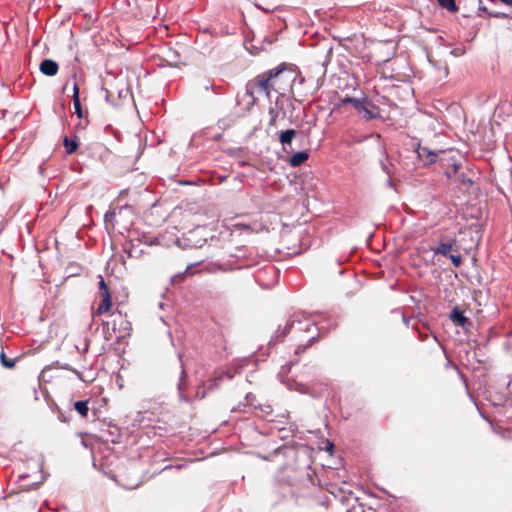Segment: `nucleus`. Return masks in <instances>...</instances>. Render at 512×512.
<instances>
[{"mask_svg":"<svg viewBox=\"0 0 512 512\" xmlns=\"http://www.w3.org/2000/svg\"><path fill=\"white\" fill-rule=\"evenodd\" d=\"M113 320L110 321H103L102 327L104 332V337L107 341L111 340L117 333L119 334L117 336L118 341L121 339H124L126 337H129L131 335L132 325L127 318L122 315L121 312L116 315L113 313Z\"/></svg>","mask_w":512,"mask_h":512,"instance_id":"1","label":"nucleus"},{"mask_svg":"<svg viewBox=\"0 0 512 512\" xmlns=\"http://www.w3.org/2000/svg\"><path fill=\"white\" fill-rule=\"evenodd\" d=\"M296 136L294 129H288L279 133V141L282 144L283 150L289 152L292 149V141Z\"/></svg>","mask_w":512,"mask_h":512,"instance_id":"6","label":"nucleus"},{"mask_svg":"<svg viewBox=\"0 0 512 512\" xmlns=\"http://www.w3.org/2000/svg\"><path fill=\"white\" fill-rule=\"evenodd\" d=\"M59 66L52 59H44L40 64V71L46 76H54L57 74Z\"/></svg>","mask_w":512,"mask_h":512,"instance_id":"7","label":"nucleus"},{"mask_svg":"<svg viewBox=\"0 0 512 512\" xmlns=\"http://www.w3.org/2000/svg\"><path fill=\"white\" fill-rule=\"evenodd\" d=\"M293 385L294 386H292V384H290V388H294L296 391H298L300 393H306L308 390L307 386L303 383H298L296 381H293Z\"/></svg>","mask_w":512,"mask_h":512,"instance_id":"19","label":"nucleus"},{"mask_svg":"<svg viewBox=\"0 0 512 512\" xmlns=\"http://www.w3.org/2000/svg\"><path fill=\"white\" fill-rule=\"evenodd\" d=\"M503 4H506L508 6H512V0H500Z\"/></svg>","mask_w":512,"mask_h":512,"instance_id":"27","label":"nucleus"},{"mask_svg":"<svg viewBox=\"0 0 512 512\" xmlns=\"http://www.w3.org/2000/svg\"><path fill=\"white\" fill-rule=\"evenodd\" d=\"M99 278H100L99 292H98L99 303H98L97 308L92 312L93 318L97 317V316H101V315L109 312L112 307V297H111L109 287L105 283L102 276H99Z\"/></svg>","mask_w":512,"mask_h":512,"instance_id":"4","label":"nucleus"},{"mask_svg":"<svg viewBox=\"0 0 512 512\" xmlns=\"http://www.w3.org/2000/svg\"><path fill=\"white\" fill-rule=\"evenodd\" d=\"M450 319L458 326L466 327V325L470 324V320L464 316L463 312L455 307L451 313Z\"/></svg>","mask_w":512,"mask_h":512,"instance_id":"8","label":"nucleus"},{"mask_svg":"<svg viewBox=\"0 0 512 512\" xmlns=\"http://www.w3.org/2000/svg\"><path fill=\"white\" fill-rule=\"evenodd\" d=\"M269 115H270V120H269L268 126L269 127L275 126L276 122H277V118H278L277 110L275 108L271 107L269 109Z\"/></svg>","mask_w":512,"mask_h":512,"instance_id":"18","label":"nucleus"},{"mask_svg":"<svg viewBox=\"0 0 512 512\" xmlns=\"http://www.w3.org/2000/svg\"><path fill=\"white\" fill-rule=\"evenodd\" d=\"M74 409L82 416L87 417L89 407H88V401H77L74 403Z\"/></svg>","mask_w":512,"mask_h":512,"instance_id":"12","label":"nucleus"},{"mask_svg":"<svg viewBox=\"0 0 512 512\" xmlns=\"http://www.w3.org/2000/svg\"><path fill=\"white\" fill-rule=\"evenodd\" d=\"M270 77V88L272 92H276L280 95H285V91L291 86L294 81L290 73H286L285 68H275L268 70Z\"/></svg>","mask_w":512,"mask_h":512,"instance_id":"3","label":"nucleus"},{"mask_svg":"<svg viewBox=\"0 0 512 512\" xmlns=\"http://www.w3.org/2000/svg\"><path fill=\"white\" fill-rule=\"evenodd\" d=\"M236 227H242V228H245V229H250V227L248 225L237 224Z\"/></svg>","mask_w":512,"mask_h":512,"instance_id":"28","label":"nucleus"},{"mask_svg":"<svg viewBox=\"0 0 512 512\" xmlns=\"http://www.w3.org/2000/svg\"><path fill=\"white\" fill-rule=\"evenodd\" d=\"M127 193H128V190H122L119 194V199H122Z\"/></svg>","mask_w":512,"mask_h":512,"instance_id":"26","label":"nucleus"},{"mask_svg":"<svg viewBox=\"0 0 512 512\" xmlns=\"http://www.w3.org/2000/svg\"><path fill=\"white\" fill-rule=\"evenodd\" d=\"M309 158V153L307 151H300L295 154H293L289 160L288 163L291 167H298L302 165L304 162H306Z\"/></svg>","mask_w":512,"mask_h":512,"instance_id":"9","label":"nucleus"},{"mask_svg":"<svg viewBox=\"0 0 512 512\" xmlns=\"http://www.w3.org/2000/svg\"><path fill=\"white\" fill-rule=\"evenodd\" d=\"M292 326H293V322H287L283 329L282 336L287 335L289 333L290 329L292 328Z\"/></svg>","mask_w":512,"mask_h":512,"instance_id":"23","label":"nucleus"},{"mask_svg":"<svg viewBox=\"0 0 512 512\" xmlns=\"http://www.w3.org/2000/svg\"><path fill=\"white\" fill-rule=\"evenodd\" d=\"M313 340H314V338L309 339L308 346H310V345H311V343H312V341H313Z\"/></svg>","mask_w":512,"mask_h":512,"instance_id":"29","label":"nucleus"},{"mask_svg":"<svg viewBox=\"0 0 512 512\" xmlns=\"http://www.w3.org/2000/svg\"><path fill=\"white\" fill-rule=\"evenodd\" d=\"M482 10L485 11L486 13H488L487 8L484 7V8H482Z\"/></svg>","mask_w":512,"mask_h":512,"instance_id":"31","label":"nucleus"},{"mask_svg":"<svg viewBox=\"0 0 512 512\" xmlns=\"http://www.w3.org/2000/svg\"><path fill=\"white\" fill-rule=\"evenodd\" d=\"M488 15L490 17H495V18H505L507 17V14L505 13H500V12H497V13H488Z\"/></svg>","mask_w":512,"mask_h":512,"instance_id":"24","label":"nucleus"},{"mask_svg":"<svg viewBox=\"0 0 512 512\" xmlns=\"http://www.w3.org/2000/svg\"><path fill=\"white\" fill-rule=\"evenodd\" d=\"M432 250L435 254L449 256L450 252L453 250V241L441 242L436 248H433Z\"/></svg>","mask_w":512,"mask_h":512,"instance_id":"11","label":"nucleus"},{"mask_svg":"<svg viewBox=\"0 0 512 512\" xmlns=\"http://www.w3.org/2000/svg\"><path fill=\"white\" fill-rule=\"evenodd\" d=\"M270 85L271 83L268 71L263 72L247 82L246 94L253 100L257 99L260 95H264L269 98L272 92Z\"/></svg>","mask_w":512,"mask_h":512,"instance_id":"2","label":"nucleus"},{"mask_svg":"<svg viewBox=\"0 0 512 512\" xmlns=\"http://www.w3.org/2000/svg\"><path fill=\"white\" fill-rule=\"evenodd\" d=\"M366 98H352V97H346L344 99L341 100V105H346V104H351L355 110L357 111L359 109V107L361 106V104L364 102Z\"/></svg>","mask_w":512,"mask_h":512,"instance_id":"13","label":"nucleus"},{"mask_svg":"<svg viewBox=\"0 0 512 512\" xmlns=\"http://www.w3.org/2000/svg\"><path fill=\"white\" fill-rule=\"evenodd\" d=\"M429 156H430L429 162L434 163L436 161L437 155L435 153H431V154H429Z\"/></svg>","mask_w":512,"mask_h":512,"instance_id":"25","label":"nucleus"},{"mask_svg":"<svg viewBox=\"0 0 512 512\" xmlns=\"http://www.w3.org/2000/svg\"><path fill=\"white\" fill-rule=\"evenodd\" d=\"M511 432H512V429H504V430L500 431L499 434L505 440H512Z\"/></svg>","mask_w":512,"mask_h":512,"instance_id":"22","label":"nucleus"},{"mask_svg":"<svg viewBox=\"0 0 512 512\" xmlns=\"http://www.w3.org/2000/svg\"><path fill=\"white\" fill-rule=\"evenodd\" d=\"M359 114L362 115V117L366 120H372L380 118V109L376 105H374L370 100L367 98L364 100V102L361 104L359 109L357 110Z\"/></svg>","mask_w":512,"mask_h":512,"instance_id":"5","label":"nucleus"},{"mask_svg":"<svg viewBox=\"0 0 512 512\" xmlns=\"http://www.w3.org/2000/svg\"><path fill=\"white\" fill-rule=\"evenodd\" d=\"M260 411L262 412V416L266 418L269 421H274V419L271 417L273 413V408L269 404H264L259 406Z\"/></svg>","mask_w":512,"mask_h":512,"instance_id":"17","label":"nucleus"},{"mask_svg":"<svg viewBox=\"0 0 512 512\" xmlns=\"http://www.w3.org/2000/svg\"><path fill=\"white\" fill-rule=\"evenodd\" d=\"M189 268H190V267L188 266V267L186 268V271H185L184 273H180V274H177V275L173 276V278H172L173 283H180V282L184 281V279H185V274L187 273V271H188V269H189Z\"/></svg>","mask_w":512,"mask_h":512,"instance_id":"21","label":"nucleus"},{"mask_svg":"<svg viewBox=\"0 0 512 512\" xmlns=\"http://www.w3.org/2000/svg\"><path fill=\"white\" fill-rule=\"evenodd\" d=\"M63 145L66 148L67 154H72L76 152L78 148V143L76 140L69 139L67 136L63 140Z\"/></svg>","mask_w":512,"mask_h":512,"instance_id":"14","label":"nucleus"},{"mask_svg":"<svg viewBox=\"0 0 512 512\" xmlns=\"http://www.w3.org/2000/svg\"><path fill=\"white\" fill-rule=\"evenodd\" d=\"M0 362L1 365L6 369H12L15 367L16 364L15 360L9 359L3 350H1L0 352Z\"/></svg>","mask_w":512,"mask_h":512,"instance_id":"15","label":"nucleus"},{"mask_svg":"<svg viewBox=\"0 0 512 512\" xmlns=\"http://www.w3.org/2000/svg\"><path fill=\"white\" fill-rule=\"evenodd\" d=\"M457 169H458V166H457V165H454V172H455V173L457 172Z\"/></svg>","mask_w":512,"mask_h":512,"instance_id":"30","label":"nucleus"},{"mask_svg":"<svg viewBox=\"0 0 512 512\" xmlns=\"http://www.w3.org/2000/svg\"><path fill=\"white\" fill-rule=\"evenodd\" d=\"M442 8L447 9L450 12H456L458 10L455 0H437Z\"/></svg>","mask_w":512,"mask_h":512,"instance_id":"16","label":"nucleus"},{"mask_svg":"<svg viewBox=\"0 0 512 512\" xmlns=\"http://www.w3.org/2000/svg\"><path fill=\"white\" fill-rule=\"evenodd\" d=\"M73 104L75 108V112L79 118L83 117V110L80 103L79 98V86L76 82L73 84Z\"/></svg>","mask_w":512,"mask_h":512,"instance_id":"10","label":"nucleus"},{"mask_svg":"<svg viewBox=\"0 0 512 512\" xmlns=\"http://www.w3.org/2000/svg\"><path fill=\"white\" fill-rule=\"evenodd\" d=\"M449 258L451 259V261L455 267H459L462 264V257L459 254L458 255L450 254Z\"/></svg>","mask_w":512,"mask_h":512,"instance_id":"20","label":"nucleus"}]
</instances>
